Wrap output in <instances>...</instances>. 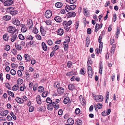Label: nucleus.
Here are the masks:
<instances>
[{"instance_id":"1","label":"nucleus","mask_w":125,"mask_h":125,"mask_svg":"<svg viewBox=\"0 0 125 125\" xmlns=\"http://www.w3.org/2000/svg\"><path fill=\"white\" fill-rule=\"evenodd\" d=\"M76 7V6L74 4L69 5H67L65 7V9L67 12L71 10H74Z\"/></svg>"},{"instance_id":"2","label":"nucleus","mask_w":125,"mask_h":125,"mask_svg":"<svg viewBox=\"0 0 125 125\" xmlns=\"http://www.w3.org/2000/svg\"><path fill=\"white\" fill-rule=\"evenodd\" d=\"M8 10H10V13L12 15H15L18 12L17 11L14 10V8L13 7H10L8 8Z\"/></svg>"},{"instance_id":"3","label":"nucleus","mask_w":125,"mask_h":125,"mask_svg":"<svg viewBox=\"0 0 125 125\" xmlns=\"http://www.w3.org/2000/svg\"><path fill=\"white\" fill-rule=\"evenodd\" d=\"M103 99V97L102 95H97L94 97V99L96 102H100L102 101Z\"/></svg>"},{"instance_id":"4","label":"nucleus","mask_w":125,"mask_h":125,"mask_svg":"<svg viewBox=\"0 0 125 125\" xmlns=\"http://www.w3.org/2000/svg\"><path fill=\"white\" fill-rule=\"evenodd\" d=\"M7 30L8 32L11 33H14L16 31V30L15 27L11 26L8 27Z\"/></svg>"},{"instance_id":"5","label":"nucleus","mask_w":125,"mask_h":125,"mask_svg":"<svg viewBox=\"0 0 125 125\" xmlns=\"http://www.w3.org/2000/svg\"><path fill=\"white\" fill-rule=\"evenodd\" d=\"M12 22L14 24L17 26H19L20 24V22L19 20L16 18H12Z\"/></svg>"},{"instance_id":"6","label":"nucleus","mask_w":125,"mask_h":125,"mask_svg":"<svg viewBox=\"0 0 125 125\" xmlns=\"http://www.w3.org/2000/svg\"><path fill=\"white\" fill-rule=\"evenodd\" d=\"M52 15V12L50 10H47L45 14V16L47 18H50Z\"/></svg>"},{"instance_id":"7","label":"nucleus","mask_w":125,"mask_h":125,"mask_svg":"<svg viewBox=\"0 0 125 125\" xmlns=\"http://www.w3.org/2000/svg\"><path fill=\"white\" fill-rule=\"evenodd\" d=\"M13 3L12 0H7L4 2V4L5 6H8L11 5Z\"/></svg>"},{"instance_id":"8","label":"nucleus","mask_w":125,"mask_h":125,"mask_svg":"<svg viewBox=\"0 0 125 125\" xmlns=\"http://www.w3.org/2000/svg\"><path fill=\"white\" fill-rule=\"evenodd\" d=\"M41 96L39 95H38L36 97V101L38 104H40L42 103Z\"/></svg>"},{"instance_id":"9","label":"nucleus","mask_w":125,"mask_h":125,"mask_svg":"<svg viewBox=\"0 0 125 125\" xmlns=\"http://www.w3.org/2000/svg\"><path fill=\"white\" fill-rule=\"evenodd\" d=\"M57 32V35L61 36L63 34L64 31L62 29L60 28L58 30Z\"/></svg>"},{"instance_id":"10","label":"nucleus","mask_w":125,"mask_h":125,"mask_svg":"<svg viewBox=\"0 0 125 125\" xmlns=\"http://www.w3.org/2000/svg\"><path fill=\"white\" fill-rule=\"evenodd\" d=\"M40 31L42 35L43 36H44L46 34V31L43 28V26H41L40 28Z\"/></svg>"},{"instance_id":"11","label":"nucleus","mask_w":125,"mask_h":125,"mask_svg":"<svg viewBox=\"0 0 125 125\" xmlns=\"http://www.w3.org/2000/svg\"><path fill=\"white\" fill-rule=\"evenodd\" d=\"M57 92L59 94H61L64 92V89L62 87H60L57 89Z\"/></svg>"},{"instance_id":"12","label":"nucleus","mask_w":125,"mask_h":125,"mask_svg":"<svg viewBox=\"0 0 125 125\" xmlns=\"http://www.w3.org/2000/svg\"><path fill=\"white\" fill-rule=\"evenodd\" d=\"M28 27L29 29L32 28V27L33 24L32 21L31 20H30L28 21L27 22Z\"/></svg>"},{"instance_id":"13","label":"nucleus","mask_w":125,"mask_h":125,"mask_svg":"<svg viewBox=\"0 0 125 125\" xmlns=\"http://www.w3.org/2000/svg\"><path fill=\"white\" fill-rule=\"evenodd\" d=\"M76 15V13L73 11L71 12L67 13V16L68 17H74Z\"/></svg>"},{"instance_id":"14","label":"nucleus","mask_w":125,"mask_h":125,"mask_svg":"<svg viewBox=\"0 0 125 125\" xmlns=\"http://www.w3.org/2000/svg\"><path fill=\"white\" fill-rule=\"evenodd\" d=\"M21 26L22 27L21 29V31L23 32H26L27 30V28L23 24H21Z\"/></svg>"},{"instance_id":"15","label":"nucleus","mask_w":125,"mask_h":125,"mask_svg":"<svg viewBox=\"0 0 125 125\" xmlns=\"http://www.w3.org/2000/svg\"><path fill=\"white\" fill-rule=\"evenodd\" d=\"M67 123L69 125H72L74 124V121L73 119L70 118L68 119Z\"/></svg>"},{"instance_id":"16","label":"nucleus","mask_w":125,"mask_h":125,"mask_svg":"<svg viewBox=\"0 0 125 125\" xmlns=\"http://www.w3.org/2000/svg\"><path fill=\"white\" fill-rule=\"evenodd\" d=\"M15 100L18 103H19L22 104L24 102L23 99L17 97Z\"/></svg>"},{"instance_id":"17","label":"nucleus","mask_w":125,"mask_h":125,"mask_svg":"<svg viewBox=\"0 0 125 125\" xmlns=\"http://www.w3.org/2000/svg\"><path fill=\"white\" fill-rule=\"evenodd\" d=\"M8 113V110H6L1 112L0 113V115L1 116H4L6 115Z\"/></svg>"},{"instance_id":"18","label":"nucleus","mask_w":125,"mask_h":125,"mask_svg":"<svg viewBox=\"0 0 125 125\" xmlns=\"http://www.w3.org/2000/svg\"><path fill=\"white\" fill-rule=\"evenodd\" d=\"M76 74V72H75L72 71L71 72L67 73L66 74V75L68 76H71L73 75Z\"/></svg>"},{"instance_id":"19","label":"nucleus","mask_w":125,"mask_h":125,"mask_svg":"<svg viewBox=\"0 0 125 125\" xmlns=\"http://www.w3.org/2000/svg\"><path fill=\"white\" fill-rule=\"evenodd\" d=\"M54 20L57 22H60L62 21V19L59 16H57L54 18Z\"/></svg>"},{"instance_id":"20","label":"nucleus","mask_w":125,"mask_h":125,"mask_svg":"<svg viewBox=\"0 0 125 125\" xmlns=\"http://www.w3.org/2000/svg\"><path fill=\"white\" fill-rule=\"evenodd\" d=\"M72 23V21H69L68 22L66 21H64L63 22L64 24L66 27L69 26Z\"/></svg>"},{"instance_id":"21","label":"nucleus","mask_w":125,"mask_h":125,"mask_svg":"<svg viewBox=\"0 0 125 125\" xmlns=\"http://www.w3.org/2000/svg\"><path fill=\"white\" fill-rule=\"evenodd\" d=\"M24 56L26 62L30 61L31 57L28 54H25Z\"/></svg>"},{"instance_id":"22","label":"nucleus","mask_w":125,"mask_h":125,"mask_svg":"<svg viewBox=\"0 0 125 125\" xmlns=\"http://www.w3.org/2000/svg\"><path fill=\"white\" fill-rule=\"evenodd\" d=\"M42 46L43 49L44 51H47V46L44 42H42Z\"/></svg>"},{"instance_id":"23","label":"nucleus","mask_w":125,"mask_h":125,"mask_svg":"<svg viewBox=\"0 0 125 125\" xmlns=\"http://www.w3.org/2000/svg\"><path fill=\"white\" fill-rule=\"evenodd\" d=\"M63 4L62 2H57L55 4V6L57 8H60L63 6Z\"/></svg>"},{"instance_id":"24","label":"nucleus","mask_w":125,"mask_h":125,"mask_svg":"<svg viewBox=\"0 0 125 125\" xmlns=\"http://www.w3.org/2000/svg\"><path fill=\"white\" fill-rule=\"evenodd\" d=\"M60 84L58 82H57L54 83V86L55 88L58 89L59 88H60Z\"/></svg>"},{"instance_id":"25","label":"nucleus","mask_w":125,"mask_h":125,"mask_svg":"<svg viewBox=\"0 0 125 125\" xmlns=\"http://www.w3.org/2000/svg\"><path fill=\"white\" fill-rule=\"evenodd\" d=\"M3 18L5 21H8L10 20L11 18L10 16L8 15H5L3 16Z\"/></svg>"},{"instance_id":"26","label":"nucleus","mask_w":125,"mask_h":125,"mask_svg":"<svg viewBox=\"0 0 125 125\" xmlns=\"http://www.w3.org/2000/svg\"><path fill=\"white\" fill-rule=\"evenodd\" d=\"M17 35L16 34L12 35L11 39V41L12 42H14L17 38Z\"/></svg>"},{"instance_id":"27","label":"nucleus","mask_w":125,"mask_h":125,"mask_svg":"<svg viewBox=\"0 0 125 125\" xmlns=\"http://www.w3.org/2000/svg\"><path fill=\"white\" fill-rule=\"evenodd\" d=\"M68 88L69 90H73L75 88V87L73 84H71L69 85Z\"/></svg>"},{"instance_id":"28","label":"nucleus","mask_w":125,"mask_h":125,"mask_svg":"<svg viewBox=\"0 0 125 125\" xmlns=\"http://www.w3.org/2000/svg\"><path fill=\"white\" fill-rule=\"evenodd\" d=\"M15 46L16 49L18 51H20L21 50L22 48L19 45V44H18V43L17 42L15 44Z\"/></svg>"},{"instance_id":"29","label":"nucleus","mask_w":125,"mask_h":125,"mask_svg":"<svg viewBox=\"0 0 125 125\" xmlns=\"http://www.w3.org/2000/svg\"><path fill=\"white\" fill-rule=\"evenodd\" d=\"M84 13V15L86 16H87L89 14V12H88V10L85 8H84L83 9Z\"/></svg>"},{"instance_id":"30","label":"nucleus","mask_w":125,"mask_h":125,"mask_svg":"<svg viewBox=\"0 0 125 125\" xmlns=\"http://www.w3.org/2000/svg\"><path fill=\"white\" fill-rule=\"evenodd\" d=\"M19 86L17 84H16L13 86L12 89L13 91H16L18 89Z\"/></svg>"},{"instance_id":"31","label":"nucleus","mask_w":125,"mask_h":125,"mask_svg":"<svg viewBox=\"0 0 125 125\" xmlns=\"http://www.w3.org/2000/svg\"><path fill=\"white\" fill-rule=\"evenodd\" d=\"M70 101V99L68 97H66L63 100V103L65 104H67Z\"/></svg>"},{"instance_id":"32","label":"nucleus","mask_w":125,"mask_h":125,"mask_svg":"<svg viewBox=\"0 0 125 125\" xmlns=\"http://www.w3.org/2000/svg\"><path fill=\"white\" fill-rule=\"evenodd\" d=\"M38 91L40 93L42 92L44 90V88L42 86L39 87L38 89Z\"/></svg>"},{"instance_id":"33","label":"nucleus","mask_w":125,"mask_h":125,"mask_svg":"<svg viewBox=\"0 0 125 125\" xmlns=\"http://www.w3.org/2000/svg\"><path fill=\"white\" fill-rule=\"evenodd\" d=\"M75 123L76 125H82V121L81 120L78 119L76 121Z\"/></svg>"},{"instance_id":"34","label":"nucleus","mask_w":125,"mask_h":125,"mask_svg":"<svg viewBox=\"0 0 125 125\" xmlns=\"http://www.w3.org/2000/svg\"><path fill=\"white\" fill-rule=\"evenodd\" d=\"M26 38L28 40H32L33 39L32 37L30 35H26Z\"/></svg>"},{"instance_id":"35","label":"nucleus","mask_w":125,"mask_h":125,"mask_svg":"<svg viewBox=\"0 0 125 125\" xmlns=\"http://www.w3.org/2000/svg\"><path fill=\"white\" fill-rule=\"evenodd\" d=\"M46 101L47 103H49L50 104H52V101L51 99L49 97H48L46 100Z\"/></svg>"},{"instance_id":"36","label":"nucleus","mask_w":125,"mask_h":125,"mask_svg":"<svg viewBox=\"0 0 125 125\" xmlns=\"http://www.w3.org/2000/svg\"><path fill=\"white\" fill-rule=\"evenodd\" d=\"M8 35L7 34H5L3 35V38L5 41H7L8 40Z\"/></svg>"},{"instance_id":"37","label":"nucleus","mask_w":125,"mask_h":125,"mask_svg":"<svg viewBox=\"0 0 125 125\" xmlns=\"http://www.w3.org/2000/svg\"><path fill=\"white\" fill-rule=\"evenodd\" d=\"M80 110L79 108H76L75 111V113L76 115H78L80 113Z\"/></svg>"},{"instance_id":"38","label":"nucleus","mask_w":125,"mask_h":125,"mask_svg":"<svg viewBox=\"0 0 125 125\" xmlns=\"http://www.w3.org/2000/svg\"><path fill=\"white\" fill-rule=\"evenodd\" d=\"M88 73L89 77L90 78H92L93 75V71H88Z\"/></svg>"},{"instance_id":"39","label":"nucleus","mask_w":125,"mask_h":125,"mask_svg":"<svg viewBox=\"0 0 125 125\" xmlns=\"http://www.w3.org/2000/svg\"><path fill=\"white\" fill-rule=\"evenodd\" d=\"M51 104H48L47 105V108L49 110H51L52 109V106L51 105Z\"/></svg>"},{"instance_id":"40","label":"nucleus","mask_w":125,"mask_h":125,"mask_svg":"<svg viewBox=\"0 0 125 125\" xmlns=\"http://www.w3.org/2000/svg\"><path fill=\"white\" fill-rule=\"evenodd\" d=\"M47 91H45L43 92L42 94V96L43 97H46L47 95Z\"/></svg>"},{"instance_id":"41","label":"nucleus","mask_w":125,"mask_h":125,"mask_svg":"<svg viewBox=\"0 0 125 125\" xmlns=\"http://www.w3.org/2000/svg\"><path fill=\"white\" fill-rule=\"evenodd\" d=\"M23 80L22 79H19L17 80V83L18 84H21L23 83Z\"/></svg>"},{"instance_id":"42","label":"nucleus","mask_w":125,"mask_h":125,"mask_svg":"<svg viewBox=\"0 0 125 125\" xmlns=\"http://www.w3.org/2000/svg\"><path fill=\"white\" fill-rule=\"evenodd\" d=\"M7 93L10 96H11L12 97H14V94L13 93L10 91H7Z\"/></svg>"},{"instance_id":"43","label":"nucleus","mask_w":125,"mask_h":125,"mask_svg":"<svg viewBox=\"0 0 125 125\" xmlns=\"http://www.w3.org/2000/svg\"><path fill=\"white\" fill-rule=\"evenodd\" d=\"M18 44H19V45L21 46V47H22L24 46H25V42L23 41H22L20 43H18Z\"/></svg>"},{"instance_id":"44","label":"nucleus","mask_w":125,"mask_h":125,"mask_svg":"<svg viewBox=\"0 0 125 125\" xmlns=\"http://www.w3.org/2000/svg\"><path fill=\"white\" fill-rule=\"evenodd\" d=\"M5 85L6 87L9 90H11V87L10 85L8 83H5Z\"/></svg>"},{"instance_id":"45","label":"nucleus","mask_w":125,"mask_h":125,"mask_svg":"<svg viewBox=\"0 0 125 125\" xmlns=\"http://www.w3.org/2000/svg\"><path fill=\"white\" fill-rule=\"evenodd\" d=\"M4 47L5 50L7 51H9L10 50V46L8 45H6V46H5Z\"/></svg>"},{"instance_id":"46","label":"nucleus","mask_w":125,"mask_h":125,"mask_svg":"<svg viewBox=\"0 0 125 125\" xmlns=\"http://www.w3.org/2000/svg\"><path fill=\"white\" fill-rule=\"evenodd\" d=\"M19 38L21 40H23L24 39V37L22 34H19Z\"/></svg>"},{"instance_id":"47","label":"nucleus","mask_w":125,"mask_h":125,"mask_svg":"<svg viewBox=\"0 0 125 125\" xmlns=\"http://www.w3.org/2000/svg\"><path fill=\"white\" fill-rule=\"evenodd\" d=\"M34 109V107L32 106H31L29 108V111L30 112H32Z\"/></svg>"},{"instance_id":"48","label":"nucleus","mask_w":125,"mask_h":125,"mask_svg":"<svg viewBox=\"0 0 125 125\" xmlns=\"http://www.w3.org/2000/svg\"><path fill=\"white\" fill-rule=\"evenodd\" d=\"M10 73L12 75H14L16 73V72L14 70L12 69L10 71Z\"/></svg>"},{"instance_id":"49","label":"nucleus","mask_w":125,"mask_h":125,"mask_svg":"<svg viewBox=\"0 0 125 125\" xmlns=\"http://www.w3.org/2000/svg\"><path fill=\"white\" fill-rule=\"evenodd\" d=\"M10 114L11 116L12 117L13 119L14 120H16V117L14 114H13V113L12 112H11L10 113Z\"/></svg>"},{"instance_id":"50","label":"nucleus","mask_w":125,"mask_h":125,"mask_svg":"<svg viewBox=\"0 0 125 125\" xmlns=\"http://www.w3.org/2000/svg\"><path fill=\"white\" fill-rule=\"evenodd\" d=\"M72 62L71 61H68L67 63V66L68 68L70 67L72 65Z\"/></svg>"},{"instance_id":"51","label":"nucleus","mask_w":125,"mask_h":125,"mask_svg":"<svg viewBox=\"0 0 125 125\" xmlns=\"http://www.w3.org/2000/svg\"><path fill=\"white\" fill-rule=\"evenodd\" d=\"M66 41L68 43H69L70 42V38L67 35L66 36Z\"/></svg>"},{"instance_id":"52","label":"nucleus","mask_w":125,"mask_h":125,"mask_svg":"<svg viewBox=\"0 0 125 125\" xmlns=\"http://www.w3.org/2000/svg\"><path fill=\"white\" fill-rule=\"evenodd\" d=\"M96 106L99 109H100L102 108V105L100 103H98L96 105Z\"/></svg>"},{"instance_id":"53","label":"nucleus","mask_w":125,"mask_h":125,"mask_svg":"<svg viewBox=\"0 0 125 125\" xmlns=\"http://www.w3.org/2000/svg\"><path fill=\"white\" fill-rule=\"evenodd\" d=\"M38 30L36 28H35L33 29V32L35 34H36L38 32Z\"/></svg>"},{"instance_id":"54","label":"nucleus","mask_w":125,"mask_h":125,"mask_svg":"<svg viewBox=\"0 0 125 125\" xmlns=\"http://www.w3.org/2000/svg\"><path fill=\"white\" fill-rule=\"evenodd\" d=\"M17 58L19 61H21L22 59V57L20 55H18L17 56Z\"/></svg>"},{"instance_id":"55","label":"nucleus","mask_w":125,"mask_h":125,"mask_svg":"<svg viewBox=\"0 0 125 125\" xmlns=\"http://www.w3.org/2000/svg\"><path fill=\"white\" fill-rule=\"evenodd\" d=\"M36 37L38 40H40L41 39V36L38 34L36 35Z\"/></svg>"},{"instance_id":"56","label":"nucleus","mask_w":125,"mask_h":125,"mask_svg":"<svg viewBox=\"0 0 125 125\" xmlns=\"http://www.w3.org/2000/svg\"><path fill=\"white\" fill-rule=\"evenodd\" d=\"M47 43L49 45L51 46L52 44V42L51 40H49L47 41Z\"/></svg>"},{"instance_id":"57","label":"nucleus","mask_w":125,"mask_h":125,"mask_svg":"<svg viewBox=\"0 0 125 125\" xmlns=\"http://www.w3.org/2000/svg\"><path fill=\"white\" fill-rule=\"evenodd\" d=\"M17 73L19 76H21L22 75V73L21 70H19L18 71Z\"/></svg>"},{"instance_id":"58","label":"nucleus","mask_w":125,"mask_h":125,"mask_svg":"<svg viewBox=\"0 0 125 125\" xmlns=\"http://www.w3.org/2000/svg\"><path fill=\"white\" fill-rule=\"evenodd\" d=\"M6 118L8 121H10L12 120V117L9 115H8Z\"/></svg>"},{"instance_id":"59","label":"nucleus","mask_w":125,"mask_h":125,"mask_svg":"<svg viewBox=\"0 0 125 125\" xmlns=\"http://www.w3.org/2000/svg\"><path fill=\"white\" fill-rule=\"evenodd\" d=\"M46 23L47 25H50L51 24V22L50 21L48 20L46 21Z\"/></svg>"},{"instance_id":"60","label":"nucleus","mask_w":125,"mask_h":125,"mask_svg":"<svg viewBox=\"0 0 125 125\" xmlns=\"http://www.w3.org/2000/svg\"><path fill=\"white\" fill-rule=\"evenodd\" d=\"M63 111L62 110L60 109L58 111V115H62V113Z\"/></svg>"},{"instance_id":"61","label":"nucleus","mask_w":125,"mask_h":125,"mask_svg":"<svg viewBox=\"0 0 125 125\" xmlns=\"http://www.w3.org/2000/svg\"><path fill=\"white\" fill-rule=\"evenodd\" d=\"M87 33L89 34H90L91 33V29L90 28H88L87 30Z\"/></svg>"},{"instance_id":"62","label":"nucleus","mask_w":125,"mask_h":125,"mask_svg":"<svg viewBox=\"0 0 125 125\" xmlns=\"http://www.w3.org/2000/svg\"><path fill=\"white\" fill-rule=\"evenodd\" d=\"M68 44H65L64 46V47L65 50H67L68 49Z\"/></svg>"},{"instance_id":"63","label":"nucleus","mask_w":125,"mask_h":125,"mask_svg":"<svg viewBox=\"0 0 125 125\" xmlns=\"http://www.w3.org/2000/svg\"><path fill=\"white\" fill-rule=\"evenodd\" d=\"M76 1V0H70L69 2L70 4H73L75 3Z\"/></svg>"},{"instance_id":"64","label":"nucleus","mask_w":125,"mask_h":125,"mask_svg":"<svg viewBox=\"0 0 125 125\" xmlns=\"http://www.w3.org/2000/svg\"><path fill=\"white\" fill-rule=\"evenodd\" d=\"M116 47V45L115 44H114L112 46L111 50H115V48Z\"/></svg>"}]
</instances>
